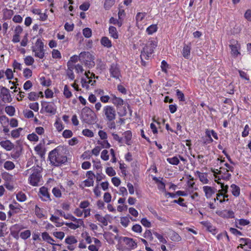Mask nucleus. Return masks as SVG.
Masks as SVG:
<instances>
[{
  "mask_svg": "<svg viewBox=\"0 0 251 251\" xmlns=\"http://www.w3.org/2000/svg\"><path fill=\"white\" fill-rule=\"evenodd\" d=\"M23 130V128L19 127L16 129L12 130L11 132V136L14 139L18 138L20 136L21 132Z\"/></svg>",
  "mask_w": 251,
  "mask_h": 251,
  "instance_id": "36",
  "label": "nucleus"
},
{
  "mask_svg": "<svg viewBox=\"0 0 251 251\" xmlns=\"http://www.w3.org/2000/svg\"><path fill=\"white\" fill-rule=\"evenodd\" d=\"M67 218L68 220H70L75 223L84 225V221L82 219H77L71 214H68Z\"/></svg>",
  "mask_w": 251,
  "mask_h": 251,
  "instance_id": "25",
  "label": "nucleus"
},
{
  "mask_svg": "<svg viewBox=\"0 0 251 251\" xmlns=\"http://www.w3.org/2000/svg\"><path fill=\"white\" fill-rule=\"evenodd\" d=\"M38 196L41 200L43 201L49 202L51 201L50 195L49 190L45 186H42L40 188Z\"/></svg>",
  "mask_w": 251,
  "mask_h": 251,
  "instance_id": "8",
  "label": "nucleus"
},
{
  "mask_svg": "<svg viewBox=\"0 0 251 251\" xmlns=\"http://www.w3.org/2000/svg\"><path fill=\"white\" fill-rule=\"evenodd\" d=\"M5 74L7 79L10 80L13 78V74L11 69H7L5 72Z\"/></svg>",
  "mask_w": 251,
  "mask_h": 251,
  "instance_id": "63",
  "label": "nucleus"
},
{
  "mask_svg": "<svg viewBox=\"0 0 251 251\" xmlns=\"http://www.w3.org/2000/svg\"><path fill=\"white\" fill-rule=\"evenodd\" d=\"M52 235L57 239H58L60 240H62L64 236L65 233L62 231H55L52 233Z\"/></svg>",
  "mask_w": 251,
  "mask_h": 251,
  "instance_id": "54",
  "label": "nucleus"
},
{
  "mask_svg": "<svg viewBox=\"0 0 251 251\" xmlns=\"http://www.w3.org/2000/svg\"><path fill=\"white\" fill-rule=\"evenodd\" d=\"M167 162H168L170 164L174 165H177L179 163V160L178 158L176 156H174L172 158H168L167 159Z\"/></svg>",
  "mask_w": 251,
  "mask_h": 251,
  "instance_id": "43",
  "label": "nucleus"
},
{
  "mask_svg": "<svg viewBox=\"0 0 251 251\" xmlns=\"http://www.w3.org/2000/svg\"><path fill=\"white\" fill-rule=\"evenodd\" d=\"M39 96L34 92H31L28 94V98L30 100L34 101L37 100Z\"/></svg>",
  "mask_w": 251,
  "mask_h": 251,
  "instance_id": "57",
  "label": "nucleus"
},
{
  "mask_svg": "<svg viewBox=\"0 0 251 251\" xmlns=\"http://www.w3.org/2000/svg\"><path fill=\"white\" fill-rule=\"evenodd\" d=\"M95 114L89 108H84L81 112V119L84 123L91 125L96 122Z\"/></svg>",
  "mask_w": 251,
  "mask_h": 251,
  "instance_id": "4",
  "label": "nucleus"
},
{
  "mask_svg": "<svg viewBox=\"0 0 251 251\" xmlns=\"http://www.w3.org/2000/svg\"><path fill=\"white\" fill-rule=\"evenodd\" d=\"M31 11L34 14L39 15L40 20L42 21H45L47 20L48 15L46 13H42V11L40 9H33Z\"/></svg>",
  "mask_w": 251,
  "mask_h": 251,
  "instance_id": "21",
  "label": "nucleus"
},
{
  "mask_svg": "<svg viewBox=\"0 0 251 251\" xmlns=\"http://www.w3.org/2000/svg\"><path fill=\"white\" fill-rule=\"evenodd\" d=\"M123 23V20L120 19H116L114 18L113 17H111V24H113L114 25H117L119 27L121 26Z\"/></svg>",
  "mask_w": 251,
  "mask_h": 251,
  "instance_id": "61",
  "label": "nucleus"
},
{
  "mask_svg": "<svg viewBox=\"0 0 251 251\" xmlns=\"http://www.w3.org/2000/svg\"><path fill=\"white\" fill-rule=\"evenodd\" d=\"M132 137V133L130 130H127L124 132V138L126 140V143L128 145H130V142Z\"/></svg>",
  "mask_w": 251,
  "mask_h": 251,
  "instance_id": "31",
  "label": "nucleus"
},
{
  "mask_svg": "<svg viewBox=\"0 0 251 251\" xmlns=\"http://www.w3.org/2000/svg\"><path fill=\"white\" fill-rule=\"evenodd\" d=\"M101 44L106 47H110V40L106 37H103L100 40Z\"/></svg>",
  "mask_w": 251,
  "mask_h": 251,
  "instance_id": "58",
  "label": "nucleus"
},
{
  "mask_svg": "<svg viewBox=\"0 0 251 251\" xmlns=\"http://www.w3.org/2000/svg\"><path fill=\"white\" fill-rule=\"evenodd\" d=\"M86 78H82L81 80V86L83 88L88 90L89 88V85L94 86L96 83V80H93V78H98V76H95L93 73H91L89 71L85 73Z\"/></svg>",
  "mask_w": 251,
  "mask_h": 251,
  "instance_id": "5",
  "label": "nucleus"
},
{
  "mask_svg": "<svg viewBox=\"0 0 251 251\" xmlns=\"http://www.w3.org/2000/svg\"><path fill=\"white\" fill-rule=\"evenodd\" d=\"M115 239H118L116 236H115ZM121 239H122L123 241L125 242L127 245L131 248H134V247L137 246L136 243H135L132 238L124 237L123 238L120 237L118 240H120Z\"/></svg>",
  "mask_w": 251,
  "mask_h": 251,
  "instance_id": "22",
  "label": "nucleus"
},
{
  "mask_svg": "<svg viewBox=\"0 0 251 251\" xmlns=\"http://www.w3.org/2000/svg\"><path fill=\"white\" fill-rule=\"evenodd\" d=\"M27 138L28 140L32 142H37L39 140L38 136L34 133H32L27 135Z\"/></svg>",
  "mask_w": 251,
  "mask_h": 251,
  "instance_id": "53",
  "label": "nucleus"
},
{
  "mask_svg": "<svg viewBox=\"0 0 251 251\" xmlns=\"http://www.w3.org/2000/svg\"><path fill=\"white\" fill-rule=\"evenodd\" d=\"M220 169L221 170L219 171L218 169H215L216 172H217V174L221 175V177L222 179L225 180H229L231 177V174L227 173L229 170L223 168L222 167H221Z\"/></svg>",
  "mask_w": 251,
  "mask_h": 251,
  "instance_id": "13",
  "label": "nucleus"
},
{
  "mask_svg": "<svg viewBox=\"0 0 251 251\" xmlns=\"http://www.w3.org/2000/svg\"><path fill=\"white\" fill-rule=\"evenodd\" d=\"M94 185V180H91L90 179H86L84 181L81 182V183L79 185V188L81 189H84L85 187H88Z\"/></svg>",
  "mask_w": 251,
  "mask_h": 251,
  "instance_id": "23",
  "label": "nucleus"
},
{
  "mask_svg": "<svg viewBox=\"0 0 251 251\" xmlns=\"http://www.w3.org/2000/svg\"><path fill=\"white\" fill-rule=\"evenodd\" d=\"M95 219L100 222L102 226H107V221L106 218L104 217H103L100 214H96L95 215Z\"/></svg>",
  "mask_w": 251,
  "mask_h": 251,
  "instance_id": "28",
  "label": "nucleus"
},
{
  "mask_svg": "<svg viewBox=\"0 0 251 251\" xmlns=\"http://www.w3.org/2000/svg\"><path fill=\"white\" fill-rule=\"evenodd\" d=\"M42 107L44 109L45 111L48 113L54 115L55 114L56 109L55 107L54 104L52 102H42Z\"/></svg>",
  "mask_w": 251,
  "mask_h": 251,
  "instance_id": "9",
  "label": "nucleus"
},
{
  "mask_svg": "<svg viewBox=\"0 0 251 251\" xmlns=\"http://www.w3.org/2000/svg\"><path fill=\"white\" fill-rule=\"evenodd\" d=\"M34 57L42 59L45 56V50L44 49V43L43 39L39 38L35 42L34 45L31 47Z\"/></svg>",
  "mask_w": 251,
  "mask_h": 251,
  "instance_id": "3",
  "label": "nucleus"
},
{
  "mask_svg": "<svg viewBox=\"0 0 251 251\" xmlns=\"http://www.w3.org/2000/svg\"><path fill=\"white\" fill-rule=\"evenodd\" d=\"M104 177V175L101 173V170H100L97 172L95 177L96 178V181L99 183L101 181Z\"/></svg>",
  "mask_w": 251,
  "mask_h": 251,
  "instance_id": "60",
  "label": "nucleus"
},
{
  "mask_svg": "<svg viewBox=\"0 0 251 251\" xmlns=\"http://www.w3.org/2000/svg\"><path fill=\"white\" fill-rule=\"evenodd\" d=\"M42 238L43 241L47 242L48 243L52 245L59 246L58 244H56L54 242V240L49 235L47 232H43L41 234Z\"/></svg>",
  "mask_w": 251,
  "mask_h": 251,
  "instance_id": "14",
  "label": "nucleus"
},
{
  "mask_svg": "<svg viewBox=\"0 0 251 251\" xmlns=\"http://www.w3.org/2000/svg\"><path fill=\"white\" fill-rule=\"evenodd\" d=\"M29 107L35 112H37L39 110V104L37 102L30 103L29 104Z\"/></svg>",
  "mask_w": 251,
  "mask_h": 251,
  "instance_id": "64",
  "label": "nucleus"
},
{
  "mask_svg": "<svg viewBox=\"0 0 251 251\" xmlns=\"http://www.w3.org/2000/svg\"><path fill=\"white\" fill-rule=\"evenodd\" d=\"M23 31V27L20 25H17L14 30V35L12 39V42L13 43H17L20 41V35Z\"/></svg>",
  "mask_w": 251,
  "mask_h": 251,
  "instance_id": "10",
  "label": "nucleus"
},
{
  "mask_svg": "<svg viewBox=\"0 0 251 251\" xmlns=\"http://www.w3.org/2000/svg\"><path fill=\"white\" fill-rule=\"evenodd\" d=\"M3 167L7 170H12L15 168V164L12 161H6L4 162Z\"/></svg>",
  "mask_w": 251,
  "mask_h": 251,
  "instance_id": "38",
  "label": "nucleus"
},
{
  "mask_svg": "<svg viewBox=\"0 0 251 251\" xmlns=\"http://www.w3.org/2000/svg\"><path fill=\"white\" fill-rule=\"evenodd\" d=\"M93 56L89 52H81L79 54V61L89 68L95 65Z\"/></svg>",
  "mask_w": 251,
  "mask_h": 251,
  "instance_id": "6",
  "label": "nucleus"
},
{
  "mask_svg": "<svg viewBox=\"0 0 251 251\" xmlns=\"http://www.w3.org/2000/svg\"><path fill=\"white\" fill-rule=\"evenodd\" d=\"M191 50V47L190 43L188 45H184L182 50V55L185 58L187 59L189 58L190 56Z\"/></svg>",
  "mask_w": 251,
  "mask_h": 251,
  "instance_id": "20",
  "label": "nucleus"
},
{
  "mask_svg": "<svg viewBox=\"0 0 251 251\" xmlns=\"http://www.w3.org/2000/svg\"><path fill=\"white\" fill-rule=\"evenodd\" d=\"M157 29V26L156 25H152L149 26L147 28V32L149 34H152L153 33L156 32Z\"/></svg>",
  "mask_w": 251,
  "mask_h": 251,
  "instance_id": "48",
  "label": "nucleus"
},
{
  "mask_svg": "<svg viewBox=\"0 0 251 251\" xmlns=\"http://www.w3.org/2000/svg\"><path fill=\"white\" fill-rule=\"evenodd\" d=\"M9 208L15 214H16L19 213L21 211V208L22 207L19 203L14 201L13 204H10L9 205Z\"/></svg>",
  "mask_w": 251,
  "mask_h": 251,
  "instance_id": "19",
  "label": "nucleus"
},
{
  "mask_svg": "<svg viewBox=\"0 0 251 251\" xmlns=\"http://www.w3.org/2000/svg\"><path fill=\"white\" fill-rule=\"evenodd\" d=\"M12 67L14 69V72H16V70L21 71L22 69V64L16 60L13 61Z\"/></svg>",
  "mask_w": 251,
  "mask_h": 251,
  "instance_id": "47",
  "label": "nucleus"
},
{
  "mask_svg": "<svg viewBox=\"0 0 251 251\" xmlns=\"http://www.w3.org/2000/svg\"><path fill=\"white\" fill-rule=\"evenodd\" d=\"M32 75V72L30 69L26 68L24 70L23 75L25 78L28 79L30 78Z\"/></svg>",
  "mask_w": 251,
  "mask_h": 251,
  "instance_id": "50",
  "label": "nucleus"
},
{
  "mask_svg": "<svg viewBox=\"0 0 251 251\" xmlns=\"http://www.w3.org/2000/svg\"><path fill=\"white\" fill-rule=\"evenodd\" d=\"M16 199L19 202H24L26 200L27 197L25 193L20 191L16 194Z\"/></svg>",
  "mask_w": 251,
  "mask_h": 251,
  "instance_id": "29",
  "label": "nucleus"
},
{
  "mask_svg": "<svg viewBox=\"0 0 251 251\" xmlns=\"http://www.w3.org/2000/svg\"><path fill=\"white\" fill-rule=\"evenodd\" d=\"M0 97L2 101L4 103H10L12 100L9 90L5 87L2 86L1 87Z\"/></svg>",
  "mask_w": 251,
  "mask_h": 251,
  "instance_id": "7",
  "label": "nucleus"
},
{
  "mask_svg": "<svg viewBox=\"0 0 251 251\" xmlns=\"http://www.w3.org/2000/svg\"><path fill=\"white\" fill-rule=\"evenodd\" d=\"M65 243L69 245H72L77 243V241L74 236H68L65 239Z\"/></svg>",
  "mask_w": 251,
  "mask_h": 251,
  "instance_id": "40",
  "label": "nucleus"
},
{
  "mask_svg": "<svg viewBox=\"0 0 251 251\" xmlns=\"http://www.w3.org/2000/svg\"><path fill=\"white\" fill-rule=\"evenodd\" d=\"M54 126L58 132L61 131L64 127L61 121L59 120H57L56 121L54 124Z\"/></svg>",
  "mask_w": 251,
  "mask_h": 251,
  "instance_id": "45",
  "label": "nucleus"
},
{
  "mask_svg": "<svg viewBox=\"0 0 251 251\" xmlns=\"http://www.w3.org/2000/svg\"><path fill=\"white\" fill-rule=\"evenodd\" d=\"M153 50L154 49L149 47L147 45L143 48L140 55L142 65H145V62L143 61V56H145L146 57H149V55L151 54L153 52Z\"/></svg>",
  "mask_w": 251,
  "mask_h": 251,
  "instance_id": "11",
  "label": "nucleus"
},
{
  "mask_svg": "<svg viewBox=\"0 0 251 251\" xmlns=\"http://www.w3.org/2000/svg\"><path fill=\"white\" fill-rule=\"evenodd\" d=\"M63 95L67 99H70L73 96L71 91H70L69 87L65 85L64 87Z\"/></svg>",
  "mask_w": 251,
  "mask_h": 251,
  "instance_id": "37",
  "label": "nucleus"
},
{
  "mask_svg": "<svg viewBox=\"0 0 251 251\" xmlns=\"http://www.w3.org/2000/svg\"><path fill=\"white\" fill-rule=\"evenodd\" d=\"M111 75L116 79V83H121L120 77H122L119 69L117 67L111 66Z\"/></svg>",
  "mask_w": 251,
  "mask_h": 251,
  "instance_id": "12",
  "label": "nucleus"
},
{
  "mask_svg": "<svg viewBox=\"0 0 251 251\" xmlns=\"http://www.w3.org/2000/svg\"><path fill=\"white\" fill-rule=\"evenodd\" d=\"M82 33L85 37L88 38L92 36V30L90 28L86 27L83 29Z\"/></svg>",
  "mask_w": 251,
  "mask_h": 251,
  "instance_id": "51",
  "label": "nucleus"
},
{
  "mask_svg": "<svg viewBox=\"0 0 251 251\" xmlns=\"http://www.w3.org/2000/svg\"><path fill=\"white\" fill-rule=\"evenodd\" d=\"M237 45V41H236L235 44H231L229 45V47L231 49V53L235 56H237L238 54L240 53L238 50Z\"/></svg>",
  "mask_w": 251,
  "mask_h": 251,
  "instance_id": "30",
  "label": "nucleus"
},
{
  "mask_svg": "<svg viewBox=\"0 0 251 251\" xmlns=\"http://www.w3.org/2000/svg\"><path fill=\"white\" fill-rule=\"evenodd\" d=\"M222 216L226 218H232L234 217V213L231 210H225L222 213Z\"/></svg>",
  "mask_w": 251,
  "mask_h": 251,
  "instance_id": "56",
  "label": "nucleus"
},
{
  "mask_svg": "<svg viewBox=\"0 0 251 251\" xmlns=\"http://www.w3.org/2000/svg\"><path fill=\"white\" fill-rule=\"evenodd\" d=\"M231 193L235 197H238L240 195V188L235 184L231 185Z\"/></svg>",
  "mask_w": 251,
  "mask_h": 251,
  "instance_id": "34",
  "label": "nucleus"
},
{
  "mask_svg": "<svg viewBox=\"0 0 251 251\" xmlns=\"http://www.w3.org/2000/svg\"><path fill=\"white\" fill-rule=\"evenodd\" d=\"M34 211L35 214L37 218L41 219L45 217V214H44V210L39 207L37 205L35 206Z\"/></svg>",
  "mask_w": 251,
  "mask_h": 251,
  "instance_id": "24",
  "label": "nucleus"
},
{
  "mask_svg": "<svg viewBox=\"0 0 251 251\" xmlns=\"http://www.w3.org/2000/svg\"><path fill=\"white\" fill-rule=\"evenodd\" d=\"M31 231L29 229L25 230L20 233V236L22 239L25 240L30 237Z\"/></svg>",
  "mask_w": 251,
  "mask_h": 251,
  "instance_id": "35",
  "label": "nucleus"
},
{
  "mask_svg": "<svg viewBox=\"0 0 251 251\" xmlns=\"http://www.w3.org/2000/svg\"><path fill=\"white\" fill-rule=\"evenodd\" d=\"M29 170L31 171V174L28 178V183L32 186H39L42 179L41 175L42 168L39 165H34L28 170Z\"/></svg>",
  "mask_w": 251,
  "mask_h": 251,
  "instance_id": "2",
  "label": "nucleus"
},
{
  "mask_svg": "<svg viewBox=\"0 0 251 251\" xmlns=\"http://www.w3.org/2000/svg\"><path fill=\"white\" fill-rule=\"evenodd\" d=\"M0 145L7 151L12 150L14 147V144L8 140L0 141Z\"/></svg>",
  "mask_w": 251,
  "mask_h": 251,
  "instance_id": "15",
  "label": "nucleus"
},
{
  "mask_svg": "<svg viewBox=\"0 0 251 251\" xmlns=\"http://www.w3.org/2000/svg\"><path fill=\"white\" fill-rule=\"evenodd\" d=\"M40 83L42 86L48 87L51 85V81L50 79H46L44 76L40 78Z\"/></svg>",
  "mask_w": 251,
  "mask_h": 251,
  "instance_id": "44",
  "label": "nucleus"
},
{
  "mask_svg": "<svg viewBox=\"0 0 251 251\" xmlns=\"http://www.w3.org/2000/svg\"><path fill=\"white\" fill-rule=\"evenodd\" d=\"M73 135V133L72 130L69 129H65L62 133V136L64 138H70Z\"/></svg>",
  "mask_w": 251,
  "mask_h": 251,
  "instance_id": "55",
  "label": "nucleus"
},
{
  "mask_svg": "<svg viewBox=\"0 0 251 251\" xmlns=\"http://www.w3.org/2000/svg\"><path fill=\"white\" fill-rule=\"evenodd\" d=\"M49 159L50 164L54 166H60L67 161L66 155L59 147L51 151L49 153Z\"/></svg>",
  "mask_w": 251,
  "mask_h": 251,
  "instance_id": "1",
  "label": "nucleus"
},
{
  "mask_svg": "<svg viewBox=\"0 0 251 251\" xmlns=\"http://www.w3.org/2000/svg\"><path fill=\"white\" fill-rule=\"evenodd\" d=\"M64 191L65 188L62 185L60 186V188L55 187L52 189V193L56 198H60L62 197V192Z\"/></svg>",
  "mask_w": 251,
  "mask_h": 251,
  "instance_id": "17",
  "label": "nucleus"
},
{
  "mask_svg": "<svg viewBox=\"0 0 251 251\" xmlns=\"http://www.w3.org/2000/svg\"><path fill=\"white\" fill-rule=\"evenodd\" d=\"M203 191L205 193V196L207 198H209L215 193L212 187L208 186H205L203 187Z\"/></svg>",
  "mask_w": 251,
  "mask_h": 251,
  "instance_id": "26",
  "label": "nucleus"
},
{
  "mask_svg": "<svg viewBox=\"0 0 251 251\" xmlns=\"http://www.w3.org/2000/svg\"><path fill=\"white\" fill-rule=\"evenodd\" d=\"M28 42V33H25L20 43L21 46L22 47H26Z\"/></svg>",
  "mask_w": 251,
  "mask_h": 251,
  "instance_id": "59",
  "label": "nucleus"
},
{
  "mask_svg": "<svg viewBox=\"0 0 251 251\" xmlns=\"http://www.w3.org/2000/svg\"><path fill=\"white\" fill-rule=\"evenodd\" d=\"M5 111L9 116H13L15 114V109L14 106L9 105L5 107Z\"/></svg>",
  "mask_w": 251,
  "mask_h": 251,
  "instance_id": "33",
  "label": "nucleus"
},
{
  "mask_svg": "<svg viewBox=\"0 0 251 251\" xmlns=\"http://www.w3.org/2000/svg\"><path fill=\"white\" fill-rule=\"evenodd\" d=\"M171 239L175 242H178L181 240V237L176 232L173 231L171 233Z\"/></svg>",
  "mask_w": 251,
  "mask_h": 251,
  "instance_id": "46",
  "label": "nucleus"
},
{
  "mask_svg": "<svg viewBox=\"0 0 251 251\" xmlns=\"http://www.w3.org/2000/svg\"><path fill=\"white\" fill-rule=\"evenodd\" d=\"M112 102L115 105H116L118 107L122 106L123 104V100L121 98H117L115 96H113Z\"/></svg>",
  "mask_w": 251,
  "mask_h": 251,
  "instance_id": "32",
  "label": "nucleus"
},
{
  "mask_svg": "<svg viewBox=\"0 0 251 251\" xmlns=\"http://www.w3.org/2000/svg\"><path fill=\"white\" fill-rule=\"evenodd\" d=\"M24 63L27 66L32 65L34 62V58L30 55L26 56L25 58H24Z\"/></svg>",
  "mask_w": 251,
  "mask_h": 251,
  "instance_id": "42",
  "label": "nucleus"
},
{
  "mask_svg": "<svg viewBox=\"0 0 251 251\" xmlns=\"http://www.w3.org/2000/svg\"><path fill=\"white\" fill-rule=\"evenodd\" d=\"M52 57L54 59H61V54L58 50L53 49L51 52Z\"/></svg>",
  "mask_w": 251,
  "mask_h": 251,
  "instance_id": "52",
  "label": "nucleus"
},
{
  "mask_svg": "<svg viewBox=\"0 0 251 251\" xmlns=\"http://www.w3.org/2000/svg\"><path fill=\"white\" fill-rule=\"evenodd\" d=\"M75 25L74 24H69L68 23H66L64 25L65 29L68 32L72 31L74 29Z\"/></svg>",
  "mask_w": 251,
  "mask_h": 251,
  "instance_id": "62",
  "label": "nucleus"
},
{
  "mask_svg": "<svg viewBox=\"0 0 251 251\" xmlns=\"http://www.w3.org/2000/svg\"><path fill=\"white\" fill-rule=\"evenodd\" d=\"M63 225H65L67 227L70 228L71 229L75 230L77 228L80 227V226H84V225L75 223H72V222H65V223H62L61 225H56L57 226H61Z\"/></svg>",
  "mask_w": 251,
  "mask_h": 251,
  "instance_id": "18",
  "label": "nucleus"
},
{
  "mask_svg": "<svg viewBox=\"0 0 251 251\" xmlns=\"http://www.w3.org/2000/svg\"><path fill=\"white\" fill-rule=\"evenodd\" d=\"M237 221H238L239 224L242 226H245L248 225L250 224V221L248 220H246V219H244L236 220V227L238 228H240V229H242V228H241L240 226H239L237 225Z\"/></svg>",
  "mask_w": 251,
  "mask_h": 251,
  "instance_id": "39",
  "label": "nucleus"
},
{
  "mask_svg": "<svg viewBox=\"0 0 251 251\" xmlns=\"http://www.w3.org/2000/svg\"><path fill=\"white\" fill-rule=\"evenodd\" d=\"M3 18L5 19H10L14 14L13 10L5 8L3 10Z\"/></svg>",
  "mask_w": 251,
  "mask_h": 251,
  "instance_id": "27",
  "label": "nucleus"
},
{
  "mask_svg": "<svg viewBox=\"0 0 251 251\" xmlns=\"http://www.w3.org/2000/svg\"><path fill=\"white\" fill-rule=\"evenodd\" d=\"M82 134L83 135L87 137L91 138L94 137L93 132L87 128L83 129L82 131Z\"/></svg>",
  "mask_w": 251,
  "mask_h": 251,
  "instance_id": "49",
  "label": "nucleus"
},
{
  "mask_svg": "<svg viewBox=\"0 0 251 251\" xmlns=\"http://www.w3.org/2000/svg\"><path fill=\"white\" fill-rule=\"evenodd\" d=\"M34 150L37 152V153L40 155L41 156H43L45 154L44 151L41 144L37 145L34 148Z\"/></svg>",
  "mask_w": 251,
  "mask_h": 251,
  "instance_id": "41",
  "label": "nucleus"
},
{
  "mask_svg": "<svg viewBox=\"0 0 251 251\" xmlns=\"http://www.w3.org/2000/svg\"><path fill=\"white\" fill-rule=\"evenodd\" d=\"M68 69L67 70V75L69 79L73 80L75 79V76L73 73V70L74 69V65L68 62L67 63Z\"/></svg>",
  "mask_w": 251,
  "mask_h": 251,
  "instance_id": "16",
  "label": "nucleus"
}]
</instances>
